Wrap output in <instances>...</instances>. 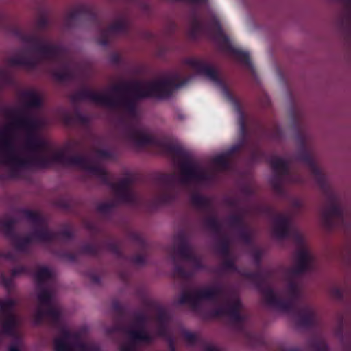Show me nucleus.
<instances>
[{
  "label": "nucleus",
  "mask_w": 351,
  "mask_h": 351,
  "mask_svg": "<svg viewBox=\"0 0 351 351\" xmlns=\"http://www.w3.org/2000/svg\"><path fill=\"white\" fill-rule=\"evenodd\" d=\"M43 243L45 244L46 247L49 248L51 253L57 258L68 262L76 261L80 254L99 258L103 254L104 247L118 258L130 261L138 266L145 265L147 263L148 257V252L147 250V243H137L138 245L134 247L140 250L141 252L132 255L126 254L123 247L120 245L121 243H85L79 251L71 249L66 245L68 243Z\"/></svg>",
  "instance_id": "nucleus-1"
},
{
  "label": "nucleus",
  "mask_w": 351,
  "mask_h": 351,
  "mask_svg": "<svg viewBox=\"0 0 351 351\" xmlns=\"http://www.w3.org/2000/svg\"><path fill=\"white\" fill-rule=\"evenodd\" d=\"M271 275V271L263 270L262 267L256 271L242 274L244 278L255 285L268 306L278 310H290L293 307V303L280 298L274 289L268 285L267 280Z\"/></svg>",
  "instance_id": "nucleus-2"
},
{
  "label": "nucleus",
  "mask_w": 351,
  "mask_h": 351,
  "mask_svg": "<svg viewBox=\"0 0 351 351\" xmlns=\"http://www.w3.org/2000/svg\"><path fill=\"white\" fill-rule=\"evenodd\" d=\"M37 298L40 304L39 308L34 315L35 325H40L45 317L51 319L52 325L58 324L60 311L53 305V293L49 289H42L37 293Z\"/></svg>",
  "instance_id": "nucleus-3"
},
{
  "label": "nucleus",
  "mask_w": 351,
  "mask_h": 351,
  "mask_svg": "<svg viewBox=\"0 0 351 351\" xmlns=\"http://www.w3.org/2000/svg\"><path fill=\"white\" fill-rule=\"evenodd\" d=\"M223 294V287L221 285H218L197 289L193 293L184 291L180 295L178 302L180 304H189L193 309H197L202 301L209 300L217 302Z\"/></svg>",
  "instance_id": "nucleus-4"
},
{
  "label": "nucleus",
  "mask_w": 351,
  "mask_h": 351,
  "mask_svg": "<svg viewBox=\"0 0 351 351\" xmlns=\"http://www.w3.org/2000/svg\"><path fill=\"white\" fill-rule=\"evenodd\" d=\"M148 320L147 315L143 312H138L134 315V326L138 328L137 330L129 329L125 330L129 339L134 344H150L153 342L154 338L148 332L145 326Z\"/></svg>",
  "instance_id": "nucleus-5"
},
{
  "label": "nucleus",
  "mask_w": 351,
  "mask_h": 351,
  "mask_svg": "<svg viewBox=\"0 0 351 351\" xmlns=\"http://www.w3.org/2000/svg\"><path fill=\"white\" fill-rule=\"evenodd\" d=\"M243 308L242 302L238 296H234L232 300L227 302L226 306H220L211 312L212 317H218L226 315L235 324H243L245 321V317L241 313Z\"/></svg>",
  "instance_id": "nucleus-6"
},
{
  "label": "nucleus",
  "mask_w": 351,
  "mask_h": 351,
  "mask_svg": "<svg viewBox=\"0 0 351 351\" xmlns=\"http://www.w3.org/2000/svg\"><path fill=\"white\" fill-rule=\"evenodd\" d=\"M174 253L180 259L189 262L193 269L201 270L205 268L200 255L196 254L191 248V243H176Z\"/></svg>",
  "instance_id": "nucleus-7"
},
{
  "label": "nucleus",
  "mask_w": 351,
  "mask_h": 351,
  "mask_svg": "<svg viewBox=\"0 0 351 351\" xmlns=\"http://www.w3.org/2000/svg\"><path fill=\"white\" fill-rule=\"evenodd\" d=\"M53 326L62 334L61 337H57L54 339L53 344L55 351H73V346L69 340H78L80 339L79 334L77 332H71L66 328L61 320V313L59 315L58 324H53Z\"/></svg>",
  "instance_id": "nucleus-8"
},
{
  "label": "nucleus",
  "mask_w": 351,
  "mask_h": 351,
  "mask_svg": "<svg viewBox=\"0 0 351 351\" xmlns=\"http://www.w3.org/2000/svg\"><path fill=\"white\" fill-rule=\"evenodd\" d=\"M315 258L306 249H301L296 253L295 264L289 270L292 277H298L313 269Z\"/></svg>",
  "instance_id": "nucleus-9"
},
{
  "label": "nucleus",
  "mask_w": 351,
  "mask_h": 351,
  "mask_svg": "<svg viewBox=\"0 0 351 351\" xmlns=\"http://www.w3.org/2000/svg\"><path fill=\"white\" fill-rule=\"evenodd\" d=\"M12 249L7 251H1V258L10 261L12 263H18L21 260V254L28 255L30 250V245L32 243H12Z\"/></svg>",
  "instance_id": "nucleus-10"
},
{
  "label": "nucleus",
  "mask_w": 351,
  "mask_h": 351,
  "mask_svg": "<svg viewBox=\"0 0 351 351\" xmlns=\"http://www.w3.org/2000/svg\"><path fill=\"white\" fill-rule=\"evenodd\" d=\"M295 311L296 323L298 326L304 328H311L315 324V313L309 306H304Z\"/></svg>",
  "instance_id": "nucleus-11"
},
{
  "label": "nucleus",
  "mask_w": 351,
  "mask_h": 351,
  "mask_svg": "<svg viewBox=\"0 0 351 351\" xmlns=\"http://www.w3.org/2000/svg\"><path fill=\"white\" fill-rule=\"evenodd\" d=\"M53 277L52 271L46 266L40 267L34 274V278L37 283L38 293L45 287L46 282Z\"/></svg>",
  "instance_id": "nucleus-12"
},
{
  "label": "nucleus",
  "mask_w": 351,
  "mask_h": 351,
  "mask_svg": "<svg viewBox=\"0 0 351 351\" xmlns=\"http://www.w3.org/2000/svg\"><path fill=\"white\" fill-rule=\"evenodd\" d=\"M5 162L13 167H21L25 163L21 153L13 149H6Z\"/></svg>",
  "instance_id": "nucleus-13"
},
{
  "label": "nucleus",
  "mask_w": 351,
  "mask_h": 351,
  "mask_svg": "<svg viewBox=\"0 0 351 351\" xmlns=\"http://www.w3.org/2000/svg\"><path fill=\"white\" fill-rule=\"evenodd\" d=\"M274 234L279 239L295 240V241H301L305 239L304 234L296 230H288L284 228L275 230Z\"/></svg>",
  "instance_id": "nucleus-14"
},
{
  "label": "nucleus",
  "mask_w": 351,
  "mask_h": 351,
  "mask_svg": "<svg viewBox=\"0 0 351 351\" xmlns=\"http://www.w3.org/2000/svg\"><path fill=\"white\" fill-rule=\"evenodd\" d=\"M35 51L32 49L23 50L13 58L11 60L13 64H28L31 62L32 58L35 56Z\"/></svg>",
  "instance_id": "nucleus-15"
},
{
  "label": "nucleus",
  "mask_w": 351,
  "mask_h": 351,
  "mask_svg": "<svg viewBox=\"0 0 351 351\" xmlns=\"http://www.w3.org/2000/svg\"><path fill=\"white\" fill-rule=\"evenodd\" d=\"M17 326V321L14 314H10L1 325V332L8 336H12Z\"/></svg>",
  "instance_id": "nucleus-16"
},
{
  "label": "nucleus",
  "mask_w": 351,
  "mask_h": 351,
  "mask_svg": "<svg viewBox=\"0 0 351 351\" xmlns=\"http://www.w3.org/2000/svg\"><path fill=\"white\" fill-rule=\"evenodd\" d=\"M164 86L160 84H152L144 86L142 88L143 93L139 95L141 97H162L161 92Z\"/></svg>",
  "instance_id": "nucleus-17"
},
{
  "label": "nucleus",
  "mask_w": 351,
  "mask_h": 351,
  "mask_svg": "<svg viewBox=\"0 0 351 351\" xmlns=\"http://www.w3.org/2000/svg\"><path fill=\"white\" fill-rule=\"evenodd\" d=\"M287 293L289 295V299L287 300V301H290L293 303V307L290 310H282L285 312L293 311L295 308V302L300 298V292L298 289V287L296 282L293 281H290L287 285ZM286 300L285 299H284Z\"/></svg>",
  "instance_id": "nucleus-18"
},
{
  "label": "nucleus",
  "mask_w": 351,
  "mask_h": 351,
  "mask_svg": "<svg viewBox=\"0 0 351 351\" xmlns=\"http://www.w3.org/2000/svg\"><path fill=\"white\" fill-rule=\"evenodd\" d=\"M148 306L150 308H154L156 310V321L158 322V324H168L169 317L165 309H164L162 306L156 304L153 302H149Z\"/></svg>",
  "instance_id": "nucleus-19"
},
{
  "label": "nucleus",
  "mask_w": 351,
  "mask_h": 351,
  "mask_svg": "<svg viewBox=\"0 0 351 351\" xmlns=\"http://www.w3.org/2000/svg\"><path fill=\"white\" fill-rule=\"evenodd\" d=\"M220 269L224 272H238V267L236 265L237 257L232 256L228 258H223Z\"/></svg>",
  "instance_id": "nucleus-20"
},
{
  "label": "nucleus",
  "mask_w": 351,
  "mask_h": 351,
  "mask_svg": "<svg viewBox=\"0 0 351 351\" xmlns=\"http://www.w3.org/2000/svg\"><path fill=\"white\" fill-rule=\"evenodd\" d=\"M16 305V302L13 299H8L5 300H0V312L3 313L5 317L8 316L10 314H14L12 311Z\"/></svg>",
  "instance_id": "nucleus-21"
},
{
  "label": "nucleus",
  "mask_w": 351,
  "mask_h": 351,
  "mask_svg": "<svg viewBox=\"0 0 351 351\" xmlns=\"http://www.w3.org/2000/svg\"><path fill=\"white\" fill-rule=\"evenodd\" d=\"M173 273L174 276L184 280H189L193 276L192 272L187 271L182 265L179 264L175 265Z\"/></svg>",
  "instance_id": "nucleus-22"
},
{
  "label": "nucleus",
  "mask_w": 351,
  "mask_h": 351,
  "mask_svg": "<svg viewBox=\"0 0 351 351\" xmlns=\"http://www.w3.org/2000/svg\"><path fill=\"white\" fill-rule=\"evenodd\" d=\"M51 239L50 235L45 231L35 230L31 234L28 241H45Z\"/></svg>",
  "instance_id": "nucleus-23"
},
{
  "label": "nucleus",
  "mask_w": 351,
  "mask_h": 351,
  "mask_svg": "<svg viewBox=\"0 0 351 351\" xmlns=\"http://www.w3.org/2000/svg\"><path fill=\"white\" fill-rule=\"evenodd\" d=\"M264 254V252L262 249H254L252 251V257L253 259V262L254 266L258 269L261 268L262 265V259Z\"/></svg>",
  "instance_id": "nucleus-24"
},
{
  "label": "nucleus",
  "mask_w": 351,
  "mask_h": 351,
  "mask_svg": "<svg viewBox=\"0 0 351 351\" xmlns=\"http://www.w3.org/2000/svg\"><path fill=\"white\" fill-rule=\"evenodd\" d=\"M219 245V253L221 258H228L232 256H234L230 250V244L231 243H218Z\"/></svg>",
  "instance_id": "nucleus-25"
},
{
  "label": "nucleus",
  "mask_w": 351,
  "mask_h": 351,
  "mask_svg": "<svg viewBox=\"0 0 351 351\" xmlns=\"http://www.w3.org/2000/svg\"><path fill=\"white\" fill-rule=\"evenodd\" d=\"M12 277H17L21 274H30V270L29 268L24 265H19L11 270V273Z\"/></svg>",
  "instance_id": "nucleus-26"
},
{
  "label": "nucleus",
  "mask_w": 351,
  "mask_h": 351,
  "mask_svg": "<svg viewBox=\"0 0 351 351\" xmlns=\"http://www.w3.org/2000/svg\"><path fill=\"white\" fill-rule=\"evenodd\" d=\"M312 349L314 351H328V347L325 341L322 340H315L311 343Z\"/></svg>",
  "instance_id": "nucleus-27"
},
{
  "label": "nucleus",
  "mask_w": 351,
  "mask_h": 351,
  "mask_svg": "<svg viewBox=\"0 0 351 351\" xmlns=\"http://www.w3.org/2000/svg\"><path fill=\"white\" fill-rule=\"evenodd\" d=\"M183 338L191 345H194L197 341V336L195 333L189 331H184L183 332Z\"/></svg>",
  "instance_id": "nucleus-28"
},
{
  "label": "nucleus",
  "mask_w": 351,
  "mask_h": 351,
  "mask_svg": "<svg viewBox=\"0 0 351 351\" xmlns=\"http://www.w3.org/2000/svg\"><path fill=\"white\" fill-rule=\"evenodd\" d=\"M77 348L80 351H101L99 346L96 345H86L84 343H80Z\"/></svg>",
  "instance_id": "nucleus-29"
},
{
  "label": "nucleus",
  "mask_w": 351,
  "mask_h": 351,
  "mask_svg": "<svg viewBox=\"0 0 351 351\" xmlns=\"http://www.w3.org/2000/svg\"><path fill=\"white\" fill-rule=\"evenodd\" d=\"M14 277L12 276L10 274V276H5L4 274L1 276V280L3 285L7 289H10L13 286Z\"/></svg>",
  "instance_id": "nucleus-30"
},
{
  "label": "nucleus",
  "mask_w": 351,
  "mask_h": 351,
  "mask_svg": "<svg viewBox=\"0 0 351 351\" xmlns=\"http://www.w3.org/2000/svg\"><path fill=\"white\" fill-rule=\"evenodd\" d=\"M248 338L254 345H262L265 341L261 335L249 334Z\"/></svg>",
  "instance_id": "nucleus-31"
},
{
  "label": "nucleus",
  "mask_w": 351,
  "mask_h": 351,
  "mask_svg": "<svg viewBox=\"0 0 351 351\" xmlns=\"http://www.w3.org/2000/svg\"><path fill=\"white\" fill-rule=\"evenodd\" d=\"M158 335L160 337H165L167 334V324H158Z\"/></svg>",
  "instance_id": "nucleus-32"
},
{
  "label": "nucleus",
  "mask_w": 351,
  "mask_h": 351,
  "mask_svg": "<svg viewBox=\"0 0 351 351\" xmlns=\"http://www.w3.org/2000/svg\"><path fill=\"white\" fill-rule=\"evenodd\" d=\"M332 295L338 300H342L343 298V293L341 289L335 287L331 290Z\"/></svg>",
  "instance_id": "nucleus-33"
},
{
  "label": "nucleus",
  "mask_w": 351,
  "mask_h": 351,
  "mask_svg": "<svg viewBox=\"0 0 351 351\" xmlns=\"http://www.w3.org/2000/svg\"><path fill=\"white\" fill-rule=\"evenodd\" d=\"M138 344H134L130 339V343L128 345H125L121 347V351H135V346Z\"/></svg>",
  "instance_id": "nucleus-34"
},
{
  "label": "nucleus",
  "mask_w": 351,
  "mask_h": 351,
  "mask_svg": "<svg viewBox=\"0 0 351 351\" xmlns=\"http://www.w3.org/2000/svg\"><path fill=\"white\" fill-rule=\"evenodd\" d=\"M123 331H125L124 327L120 324H115L111 328V332H123Z\"/></svg>",
  "instance_id": "nucleus-35"
},
{
  "label": "nucleus",
  "mask_w": 351,
  "mask_h": 351,
  "mask_svg": "<svg viewBox=\"0 0 351 351\" xmlns=\"http://www.w3.org/2000/svg\"><path fill=\"white\" fill-rule=\"evenodd\" d=\"M90 279L91 281L95 284H99L101 281V278L99 275L95 274H91L90 275Z\"/></svg>",
  "instance_id": "nucleus-36"
},
{
  "label": "nucleus",
  "mask_w": 351,
  "mask_h": 351,
  "mask_svg": "<svg viewBox=\"0 0 351 351\" xmlns=\"http://www.w3.org/2000/svg\"><path fill=\"white\" fill-rule=\"evenodd\" d=\"M113 307H114V310H116L117 311H118L120 313H122V308L118 302H114L113 304Z\"/></svg>",
  "instance_id": "nucleus-37"
},
{
  "label": "nucleus",
  "mask_w": 351,
  "mask_h": 351,
  "mask_svg": "<svg viewBox=\"0 0 351 351\" xmlns=\"http://www.w3.org/2000/svg\"><path fill=\"white\" fill-rule=\"evenodd\" d=\"M204 351H219L215 346H207Z\"/></svg>",
  "instance_id": "nucleus-38"
},
{
  "label": "nucleus",
  "mask_w": 351,
  "mask_h": 351,
  "mask_svg": "<svg viewBox=\"0 0 351 351\" xmlns=\"http://www.w3.org/2000/svg\"><path fill=\"white\" fill-rule=\"evenodd\" d=\"M37 166L39 167H45L47 165V163L45 162H43L41 160H39L37 162Z\"/></svg>",
  "instance_id": "nucleus-39"
},
{
  "label": "nucleus",
  "mask_w": 351,
  "mask_h": 351,
  "mask_svg": "<svg viewBox=\"0 0 351 351\" xmlns=\"http://www.w3.org/2000/svg\"><path fill=\"white\" fill-rule=\"evenodd\" d=\"M9 351H21L19 348L16 346H11L9 348Z\"/></svg>",
  "instance_id": "nucleus-40"
},
{
  "label": "nucleus",
  "mask_w": 351,
  "mask_h": 351,
  "mask_svg": "<svg viewBox=\"0 0 351 351\" xmlns=\"http://www.w3.org/2000/svg\"><path fill=\"white\" fill-rule=\"evenodd\" d=\"M169 348L171 351H176V348L173 343H169Z\"/></svg>",
  "instance_id": "nucleus-41"
},
{
  "label": "nucleus",
  "mask_w": 351,
  "mask_h": 351,
  "mask_svg": "<svg viewBox=\"0 0 351 351\" xmlns=\"http://www.w3.org/2000/svg\"><path fill=\"white\" fill-rule=\"evenodd\" d=\"M31 96H32L34 99H35L36 101L38 100V99H37V96H36V95H35L34 94L31 95Z\"/></svg>",
  "instance_id": "nucleus-42"
},
{
  "label": "nucleus",
  "mask_w": 351,
  "mask_h": 351,
  "mask_svg": "<svg viewBox=\"0 0 351 351\" xmlns=\"http://www.w3.org/2000/svg\"><path fill=\"white\" fill-rule=\"evenodd\" d=\"M289 351H298L297 349H292V350H290Z\"/></svg>",
  "instance_id": "nucleus-43"
},
{
  "label": "nucleus",
  "mask_w": 351,
  "mask_h": 351,
  "mask_svg": "<svg viewBox=\"0 0 351 351\" xmlns=\"http://www.w3.org/2000/svg\"><path fill=\"white\" fill-rule=\"evenodd\" d=\"M329 208H338L337 206H330Z\"/></svg>",
  "instance_id": "nucleus-44"
},
{
  "label": "nucleus",
  "mask_w": 351,
  "mask_h": 351,
  "mask_svg": "<svg viewBox=\"0 0 351 351\" xmlns=\"http://www.w3.org/2000/svg\"><path fill=\"white\" fill-rule=\"evenodd\" d=\"M245 243L244 242H242V244H244Z\"/></svg>",
  "instance_id": "nucleus-45"
}]
</instances>
